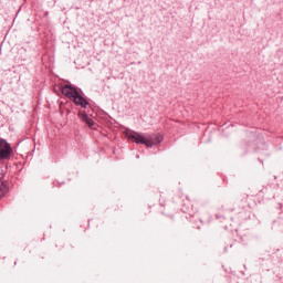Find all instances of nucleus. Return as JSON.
I'll return each instance as SVG.
<instances>
[{"mask_svg": "<svg viewBox=\"0 0 283 283\" xmlns=\"http://www.w3.org/2000/svg\"><path fill=\"white\" fill-rule=\"evenodd\" d=\"M61 92L66 98H70L71 101L78 94V91L76 88L72 87L71 85H64L61 87Z\"/></svg>", "mask_w": 283, "mask_h": 283, "instance_id": "3", "label": "nucleus"}, {"mask_svg": "<svg viewBox=\"0 0 283 283\" xmlns=\"http://www.w3.org/2000/svg\"><path fill=\"white\" fill-rule=\"evenodd\" d=\"M72 101H74L75 105H81V107H84V109L88 105L87 99L83 98V96H81L78 93H76Z\"/></svg>", "mask_w": 283, "mask_h": 283, "instance_id": "4", "label": "nucleus"}, {"mask_svg": "<svg viewBox=\"0 0 283 283\" xmlns=\"http://www.w3.org/2000/svg\"><path fill=\"white\" fill-rule=\"evenodd\" d=\"M78 117L81 118V120H83V123H86V125H88V127H94V119H92V117L87 116L85 112L80 113Z\"/></svg>", "mask_w": 283, "mask_h": 283, "instance_id": "5", "label": "nucleus"}, {"mask_svg": "<svg viewBox=\"0 0 283 283\" xmlns=\"http://www.w3.org/2000/svg\"><path fill=\"white\" fill-rule=\"evenodd\" d=\"M128 138L135 140L137 145H146V147H154V145H160L163 143L161 135H146L140 133H128Z\"/></svg>", "mask_w": 283, "mask_h": 283, "instance_id": "1", "label": "nucleus"}, {"mask_svg": "<svg viewBox=\"0 0 283 283\" xmlns=\"http://www.w3.org/2000/svg\"><path fill=\"white\" fill-rule=\"evenodd\" d=\"M6 196V186L3 185V181L0 180V198H3Z\"/></svg>", "mask_w": 283, "mask_h": 283, "instance_id": "6", "label": "nucleus"}, {"mask_svg": "<svg viewBox=\"0 0 283 283\" xmlns=\"http://www.w3.org/2000/svg\"><path fill=\"white\" fill-rule=\"evenodd\" d=\"M12 156V146L3 139L0 138V160H8Z\"/></svg>", "mask_w": 283, "mask_h": 283, "instance_id": "2", "label": "nucleus"}]
</instances>
